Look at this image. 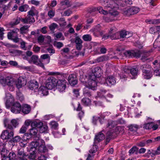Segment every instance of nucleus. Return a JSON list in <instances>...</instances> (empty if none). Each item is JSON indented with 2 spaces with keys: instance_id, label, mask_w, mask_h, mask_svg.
I'll return each instance as SVG.
<instances>
[{
  "instance_id": "f257e3e1",
  "label": "nucleus",
  "mask_w": 160,
  "mask_h": 160,
  "mask_svg": "<svg viewBox=\"0 0 160 160\" xmlns=\"http://www.w3.org/2000/svg\"><path fill=\"white\" fill-rule=\"evenodd\" d=\"M41 140L39 139L38 141L32 142L31 147L29 150V155L28 157L29 159H33L35 158L37 148L40 144V140Z\"/></svg>"
},
{
  "instance_id": "f03ea898",
  "label": "nucleus",
  "mask_w": 160,
  "mask_h": 160,
  "mask_svg": "<svg viewBox=\"0 0 160 160\" xmlns=\"http://www.w3.org/2000/svg\"><path fill=\"white\" fill-rule=\"evenodd\" d=\"M140 69L143 73H145L144 75V78L149 79L152 77V68L150 65L148 64H144L140 67Z\"/></svg>"
},
{
  "instance_id": "7ed1b4c3",
  "label": "nucleus",
  "mask_w": 160,
  "mask_h": 160,
  "mask_svg": "<svg viewBox=\"0 0 160 160\" xmlns=\"http://www.w3.org/2000/svg\"><path fill=\"white\" fill-rule=\"evenodd\" d=\"M35 15V13L31 10L28 12V15L25 18L22 19V22L24 23L32 24L35 22L33 16Z\"/></svg>"
},
{
  "instance_id": "20e7f679",
  "label": "nucleus",
  "mask_w": 160,
  "mask_h": 160,
  "mask_svg": "<svg viewBox=\"0 0 160 160\" xmlns=\"http://www.w3.org/2000/svg\"><path fill=\"white\" fill-rule=\"evenodd\" d=\"M57 80L53 77L48 78L46 81L45 83L46 87L48 89H52L55 87H56V84Z\"/></svg>"
},
{
  "instance_id": "39448f33",
  "label": "nucleus",
  "mask_w": 160,
  "mask_h": 160,
  "mask_svg": "<svg viewBox=\"0 0 160 160\" xmlns=\"http://www.w3.org/2000/svg\"><path fill=\"white\" fill-rule=\"evenodd\" d=\"M14 81L13 78L9 77L4 78L1 77L0 78V83L3 85H7L9 86H12L14 83Z\"/></svg>"
},
{
  "instance_id": "423d86ee",
  "label": "nucleus",
  "mask_w": 160,
  "mask_h": 160,
  "mask_svg": "<svg viewBox=\"0 0 160 160\" xmlns=\"http://www.w3.org/2000/svg\"><path fill=\"white\" fill-rule=\"evenodd\" d=\"M13 136V132L7 130L2 132L1 137L3 140H9L12 138Z\"/></svg>"
},
{
  "instance_id": "0eeeda50",
  "label": "nucleus",
  "mask_w": 160,
  "mask_h": 160,
  "mask_svg": "<svg viewBox=\"0 0 160 160\" xmlns=\"http://www.w3.org/2000/svg\"><path fill=\"white\" fill-rule=\"evenodd\" d=\"M21 110V106L20 103L18 102L13 103L11 108V111L15 114L20 113Z\"/></svg>"
},
{
  "instance_id": "6e6552de",
  "label": "nucleus",
  "mask_w": 160,
  "mask_h": 160,
  "mask_svg": "<svg viewBox=\"0 0 160 160\" xmlns=\"http://www.w3.org/2000/svg\"><path fill=\"white\" fill-rule=\"evenodd\" d=\"M139 11V9L136 7H132L128 8L127 10L123 11V13L124 15L129 16L137 13Z\"/></svg>"
},
{
  "instance_id": "1a4fd4ad",
  "label": "nucleus",
  "mask_w": 160,
  "mask_h": 160,
  "mask_svg": "<svg viewBox=\"0 0 160 160\" xmlns=\"http://www.w3.org/2000/svg\"><path fill=\"white\" fill-rule=\"evenodd\" d=\"M66 81L64 80H57L56 87L60 92H63L65 90L66 88Z\"/></svg>"
},
{
  "instance_id": "9d476101",
  "label": "nucleus",
  "mask_w": 160,
  "mask_h": 160,
  "mask_svg": "<svg viewBox=\"0 0 160 160\" xmlns=\"http://www.w3.org/2000/svg\"><path fill=\"white\" fill-rule=\"evenodd\" d=\"M142 54V52L140 50H138L136 52L132 51L131 52L128 51L125 53V55L127 57L128 56H133L137 58H139L140 57L141 54Z\"/></svg>"
},
{
  "instance_id": "9b49d317",
  "label": "nucleus",
  "mask_w": 160,
  "mask_h": 160,
  "mask_svg": "<svg viewBox=\"0 0 160 160\" xmlns=\"http://www.w3.org/2000/svg\"><path fill=\"white\" fill-rule=\"evenodd\" d=\"M27 82L25 78L22 77H20L16 82V85L18 88H20L22 86L26 85L27 83Z\"/></svg>"
},
{
  "instance_id": "f8f14e48",
  "label": "nucleus",
  "mask_w": 160,
  "mask_h": 160,
  "mask_svg": "<svg viewBox=\"0 0 160 160\" xmlns=\"http://www.w3.org/2000/svg\"><path fill=\"white\" fill-rule=\"evenodd\" d=\"M28 88L31 90H34L35 92L38 91V82L36 81H30L28 84Z\"/></svg>"
},
{
  "instance_id": "ddd939ff",
  "label": "nucleus",
  "mask_w": 160,
  "mask_h": 160,
  "mask_svg": "<svg viewBox=\"0 0 160 160\" xmlns=\"http://www.w3.org/2000/svg\"><path fill=\"white\" fill-rule=\"evenodd\" d=\"M68 80L69 84L72 86L76 85L78 82L77 78L74 74L70 75L68 77Z\"/></svg>"
},
{
  "instance_id": "4468645a",
  "label": "nucleus",
  "mask_w": 160,
  "mask_h": 160,
  "mask_svg": "<svg viewBox=\"0 0 160 160\" xmlns=\"http://www.w3.org/2000/svg\"><path fill=\"white\" fill-rule=\"evenodd\" d=\"M17 156L18 158H28L29 155L26 154L22 148H21L18 150Z\"/></svg>"
},
{
  "instance_id": "2eb2a0df",
  "label": "nucleus",
  "mask_w": 160,
  "mask_h": 160,
  "mask_svg": "<svg viewBox=\"0 0 160 160\" xmlns=\"http://www.w3.org/2000/svg\"><path fill=\"white\" fill-rule=\"evenodd\" d=\"M105 138L104 134L102 132H100L97 135H96L94 138V144H97L103 140Z\"/></svg>"
},
{
  "instance_id": "dca6fc26",
  "label": "nucleus",
  "mask_w": 160,
  "mask_h": 160,
  "mask_svg": "<svg viewBox=\"0 0 160 160\" xmlns=\"http://www.w3.org/2000/svg\"><path fill=\"white\" fill-rule=\"evenodd\" d=\"M41 144H39L38 148V151L41 153H45L47 152L48 149L45 145V142L43 140H40Z\"/></svg>"
},
{
  "instance_id": "f3484780",
  "label": "nucleus",
  "mask_w": 160,
  "mask_h": 160,
  "mask_svg": "<svg viewBox=\"0 0 160 160\" xmlns=\"http://www.w3.org/2000/svg\"><path fill=\"white\" fill-rule=\"evenodd\" d=\"M97 86V82L94 80H88V84L86 85V87L87 88L93 90L96 89Z\"/></svg>"
},
{
  "instance_id": "a211bd4d",
  "label": "nucleus",
  "mask_w": 160,
  "mask_h": 160,
  "mask_svg": "<svg viewBox=\"0 0 160 160\" xmlns=\"http://www.w3.org/2000/svg\"><path fill=\"white\" fill-rule=\"evenodd\" d=\"M31 110V107L29 105L27 104H24L21 106V112L25 114L29 113Z\"/></svg>"
},
{
  "instance_id": "6ab92c4d",
  "label": "nucleus",
  "mask_w": 160,
  "mask_h": 160,
  "mask_svg": "<svg viewBox=\"0 0 160 160\" xmlns=\"http://www.w3.org/2000/svg\"><path fill=\"white\" fill-rule=\"evenodd\" d=\"M60 6L59 8L60 10H64V8H63V5L67 6L68 8L70 7L72 4L68 0H65L64 1H62L60 2Z\"/></svg>"
},
{
  "instance_id": "aec40b11",
  "label": "nucleus",
  "mask_w": 160,
  "mask_h": 160,
  "mask_svg": "<svg viewBox=\"0 0 160 160\" xmlns=\"http://www.w3.org/2000/svg\"><path fill=\"white\" fill-rule=\"evenodd\" d=\"M48 88L46 87L42 86L38 90V91L40 94H42L43 96L47 95L48 94Z\"/></svg>"
},
{
  "instance_id": "412c9836",
  "label": "nucleus",
  "mask_w": 160,
  "mask_h": 160,
  "mask_svg": "<svg viewBox=\"0 0 160 160\" xmlns=\"http://www.w3.org/2000/svg\"><path fill=\"white\" fill-rule=\"evenodd\" d=\"M106 82L108 86H111L116 83L114 77L112 76H109L106 79Z\"/></svg>"
},
{
  "instance_id": "4be33fe9",
  "label": "nucleus",
  "mask_w": 160,
  "mask_h": 160,
  "mask_svg": "<svg viewBox=\"0 0 160 160\" xmlns=\"http://www.w3.org/2000/svg\"><path fill=\"white\" fill-rule=\"evenodd\" d=\"M92 73L94 74V75L98 78H99L101 76L102 72L100 68L97 67L94 68L92 71Z\"/></svg>"
},
{
  "instance_id": "5701e85b",
  "label": "nucleus",
  "mask_w": 160,
  "mask_h": 160,
  "mask_svg": "<svg viewBox=\"0 0 160 160\" xmlns=\"http://www.w3.org/2000/svg\"><path fill=\"white\" fill-rule=\"evenodd\" d=\"M43 123L40 122L34 121L31 123V127H33L39 130L40 128L42 126Z\"/></svg>"
},
{
  "instance_id": "b1692460",
  "label": "nucleus",
  "mask_w": 160,
  "mask_h": 160,
  "mask_svg": "<svg viewBox=\"0 0 160 160\" xmlns=\"http://www.w3.org/2000/svg\"><path fill=\"white\" fill-rule=\"evenodd\" d=\"M32 127V128L29 129L30 133L29 135L31 137H32L33 136H36L38 132V130L33 127Z\"/></svg>"
},
{
  "instance_id": "393cba45",
  "label": "nucleus",
  "mask_w": 160,
  "mask_h": 160,
  "mask_svg": "<svg viewBox=\"0 0 160 160\" xmlns=\"http://www.w3.org/2000/svg\"><path fill=\"white\" fill-rule=\"evenodd\" d=\"M19 31V29L17 28L14 29L11 31V32H9L8 34V38L9 39H12V38L14 37L13 36L14 34H16L17 35V33Z\"/></svg>"
},
{
  "instance_id": "a878e982",
  "label": "nucleus",
  "mask_w": 160,
  "mask_h": 160,
  "mask_svg": "<svg viewBox=\"0 0 160 160\" xmlns=\"http://www.w3.org/2000/svg\"><path fill=\"white\" fill-rule=\"evenodd\" d=\"M110 37L112 40L119 39V32H116L112 34L109 35L107 36V38Z\"/></svg>"
},
{
  "instance_id": "bb28decb",
  "label": "nucleus",
  "mask_w": 160,
  "mask_h": 160,
  "mask_svg": "<svg viewBox=\"0 0 160 160\" xmlns=\"http://www.w3.org/2000/svg\"><path fill=\"white\" fill-rule=\"evenodd\" d=\"M107 5L106 6V7L112 8L116 6V3L113 0H110L108 2Z\"/></svg>"
},
{
  "instance_id": "cd10ccee",
  "label": "nucleus",
  "mask_w": 160,
  "mask_h": 160,
  "mask_svg": "<svg viewBox=\"0 0 160 160\" xmlns=\"http://www.w3.org/2000/svg\"><path fill=\"white\" fill-rule=\"evenodd\" d=\"M38 59V57L37 56L33 55L32 56L31 59L28 61L30 63L32 62L34 64H37Z\"/></svg>"
},
{
  "instance_id": "c85d7f7f",
  "label": "nucleus",
  "mask_w": 160,
  "mask_h": 160,
  "mask_svg": "<svg viewBox=\"0 0 160 160\" xmlns=\"http://www.w3.org/2000/svg\"><path fill=\"white\" fill-rule=\"evenodd\" d=\"M82 102L85 106H88L90 104L91 100L88 98H84L82 100Z\"/></svg>"
},
{
  "instance_id": "c756f323",
  "label": "nucleus",
  "mask_w": 160,
  "mask_h": 160,
  "mask_svg": "<svg viewBox=\"0 0 160 160\" xmlns=\"http://www.w3.org/2000/svg\"><path fill=\"white\" fill-rule=\"evenodd\" d=\"M29 8V6L27 4H24L19 7V10L21 12H26Z\"/></svg>"
},
{
  "instance_id": "7c9ffc66",
  "label": "nucleus",
  "mask_w": 160,
  "mask_h": 160,
  "mask_svg": "<svg viewBox=\"0 0 160 160\" xmlns=\"http://www.w3.org/2000/svg\"><path fill=\"white\" fill-rule=\"evenodd\" d=\"M109 57L108 56H103L99 57L97 59V61L98 62H103L107 60L108 59Z\"/></svg>"
},
{
  "instance_id": "2f4dec72",
  "label": "nucleus",
  "mask_w": 160,
  "mask_h": 160,
  "mask_svg": "<svg viewBox=\"0 0 160 160\" xmlns=\"http://www.w3.org/2000/svg\"><path fill=\"white\" fill-rule=\"evenodd\" d=\"M127 32L125 31H121L119 33V38H128V37H127Z\"/></svg>"
},
{
  "instance_id": "473e14b6",
  "label": "nucleus",
  "mask_w": 160,
  "mask_h": 160,
  "mask_svg": "<svg viewBox=\"0 0 160 160\" xmlns=\"http://www.w3.org/2000/svg\"><path fill=\"white\" fill-rule=\"evenodd\" d=\"M82 38L85 41H90L92 40V37L89 34H86L83 35Z\"/></svg>"
},
{
  "instance_id": "72a5a7b5",
  "label": "nucleus",
  "mask_w": 160,
  "mask_h": 160,
  "mask_svg": "<svg viewBox=\"0 0 160 160\" xmlns=\"http://www.w3.org/2000/svg\"><path fill=\"white\" fill-rule=\"evenodd\" d=\"M4 124L5 127H6L8 125V128L10 130L13 129V127L10 124L8 123V119H5L4 121Z\"/></svg>"
},
{
  "instance_id": "f704fd0d",
  "label": "nucleus",
  "mask_w": 160,
  "mask_h": 160,
  "mask_svg": "<svg viewBox=\"0 0 160 160\" xmlns=\"http://www.w3.org/2000/svg\"><path fill=\"white\" fill-rule=\"evenodd\" d=\"M129 128L131 131H136L138 128V126L136 125H131L129 126Z\"/></svg>"
},
{
  "instance_id": "c9c22d12",
  "label": "nucleus",
  "mask_w": 160,
  "mask_h": 160,
  "mask_svg": "<svg viewBox=\"0 0 160 160\" xmlns=\"http://www.w3.org/2000/svg\"><path fill=\"white\" fill-rule=\"evenodd\" d=\"M21 139V138L20 136H17L12 138L11 142H17L20 141Z\"/></svg>"
},
{
  "instance_id": "e433bc0d",
  "label": "nucleus",
  "mask_w": 160,
  "mask_h": 160,
  "mask_svg": "<svg viewBox=\"0 0 160 160\" xmlns=\"http://www.w3.org/2000/svg\"><path fill=\"white\" fill-rule=\"evenodd\" d=\"M22 19H23V18H17L15 21L14 22H12L11 24L12 26H13L16 25L18 24L20 21L22 22Z\"/></svg>"
},
{
  "instance_id": "4c0bfd02",
  "label": "nucleus",
  "mask_w": 160,
  "mask_h": 160,
  "mask_svg": "<svg viewBox=\"0 0 160 160\" xmlns=\"http://www.w3.org/2000/svg\"><path fill=\"white\" fill-rule=\"evenodd\" d=\"M50 124L51 126V128L54 129H56L58 126V124L54 121H52Z\"/></svg>"
},
{
  "instance_id": "58836bf2",
  "label": "nucleus",
  "mask_w": 160,
  "mask_h": 160,
  "mask_svg": "<svg viewBox=\"0 0 160 160\" xmlns=\"http://www.w3.org/2000/svg\"><path fill=\"white\" fill-rule=\"evenodd\" d=\"M96 144H94V142L93 144V145L92 148L90 149L89 150V152L90 153H95L97 151V149L98 146L96 145Z\"/></svg>"
},
{
  "instance_id": "ea45409f",
  "label": "nucleus",
  "mask_w": 160,
  "mask_h": 160,
  "mask_svg": "<svg viewBox=\"0 0 160 160\" xmlns=\"http://www.w3.org/2000/svg\"><path fill=\"white\" fill-rule=\"evenodd\" d=\"M48 129V127L47 126L42 124V126L40 128L39 130L41 133H43L46 131Z\"/></svg>"
},
{
  "instance_id": "a19ab883",
  "label": "nucleus",
  "mask_w": 160,
  "mask_h": 160,
  "mask_svg": "<svg viewBox=\"0 0 160 160\" xmlns=\"http://www.w3.org/2000/svg\"><path fill=\"white\" fill-rule=\"evenodd\" d=\"M0 152H1V154L2 157L5 155H7L8 152H9V151L6 149L4 148L1 150Z\"/></svg>"
},
{
  "instance_id": "79ce46f5",
  "label": "nucleus",
  "mask_w": 160,
  "mask_h": 160,
  "mask_svg": "<svg viewBox=\"0 0 160 160\" xmlns=\"http://www.w3.org/2000/svg\"><path fill=\"white\" fill-rule=\"evenodd\" d=\"M16 154L13 152H10L8 156V158L10 159V160H13L16 157Z\"/></svg>"
},
{
  "instance_id": "37998d69",
  "label": "nucleus",
  "mask_w": 160,
  "mask_h": 160,
  "mask_svg": "<svg viewBox=\"0 0 160 160\" xmlns=\"http://www.w3.org/2000/svg\"><path fill=\"white\" fill-rule=\"evenodd\" d=\"M146 22H149L150 23H152L153 24H158L160 23V19L154 20L153 21H148V20H146Z\"/></svg>"
},
{
  "instance_id": "c03bdc74",
  "label": "nucleus",
  "mask_w": 160,
  "mask_h": 160,
  "mask_svg": "<svg viewBox=\"0 0 160 160\" xmlns=\"http://www.w3.org/2000/svg\"><path fill=\"white\" fill-rule=\"evenodd\" d=\"M10 52L15 54V55H19L22 53V51L17 50H13L12 51H10Z\"/></svg>"
},
{
  "instance_id": "a18cd8bd",
  "label": "nucleus",
  "mask_w": 160,
  "mask_h": 160,
  "mask_svg": "<svg viewBox=\"0 0 160 160\" xmlns=\"http://www.w3.org/2000/svg\"><path fill=\"white\" fill-rule=\"evenodd\" d=\"M83 94L85 97H90L91 96V92L88 89L84 90Z\"/></svg>"
},
{
  "instance_id": "49530a36",
  "label": "nucleus",
  "mask_w": 160,
  "mask_h": 160,
  "mask_svg": "<svg viewBox=\"0 0 160 160\" xmlns=\"http://www.w3.org/2000/svg\"><path fill=\"white\" fill-rule=\"evenodd\" d=\"M54 45L57 48H60L63 46V43L61 42L55 41L54 43Z\"/></svg>"
},
{
  "instance_id": "de8ad7c7",
  "label": "nucleus",
  "mask_w": 160,
  "mask_h": 160,
  "mask_svg": "<svg viewBox=\"0 0 160 160\" xmlns=\"http://www.w3.org/2000/svg\"><path fill=\"white\" fill-rule=\"evenodd\" d=\"M152 127V123H148L145 124L143 128L146 129H151Z\"/></svg>"
},
{
  "instance_id": "09e8293b",
  "label": "nucleus",
  "mask_w": 160,
  "mask_h": 160,
  "mask_svg": "<svg viewBox=\"0 0 160 160\" xmlns=\"http://www.w3.org/2000/svg\"><path fill=\"white\" fill-rule=\"evenodd\" d=\"M58 25L55 23H52L49 26V28L51 31H53L55 28H58Z\"/></svg>"
},
{
  "instance_id": "8fccbe9b",
  "label": "nucleus",
  "mask_w": 160,
  "mask_h": 160,
  "mask_svg": "<svg viewBox=\"0 0 160 160\" xmlns=\"http://www.w3.org/2000/svg\"><path fill=\"white\" fill-rule=\"evenodd\" d=\"M29 27V26H28V25L24 26L22 27H21L20 29L21 33L23 34L24 33H25V32L24 31L28 29Z\"/></svg>"
},
{
  "instance_id": "3c124183",
  "label": "nucleus",
  "mask_w": 160,
  "mask_h": 160,
  "mask_svg": "<svg viewBox=\"0 0 160 160\" xmlns=\"http://www.w3.org/2000/svg\"><path fill=\"white\" fill-rule=\"evenodd\" d=\"M137 72L138 70L136 68H132L130 69V72L132 75H136Z\"/></svg>"
},
{
  "instance_id": "603ef678",
  "label": "nucleus",
  "mask_w": 160,
  "mask_h": 160,
  "mask_svg": "<svg viewBox=\"0 0 160 160\" xmlns=\"http://www.w3.org/2000/svg\"><path fill=\"white\" fill-rule=\"evenodd\" d=\"M113 132H112L111 131H108L106 133V137L107 138H108L110 139L112 138L113 134Z\"/></svg>"
},
{
  "instance_id": "864d4df0",
  "label": "nucleus",
  "mask_w": 160,
  "mask_h": 160,
  "mask_svg": "<svg viewBox=\"0 0 160 160\" xmlns=\"http://www.w3.org/2000/svg\"><path fill=\"white\" fill-rule=\"evenodd\" d=\"M109 14L112 16L115 17L118 15L119 13L117 11H110L109 12Z\"/></svg>"
},
{
  "instance_id": "5fc2aeb1",
  "label": "nucleus",
  "mask_w": 160,
  "mask_h": 160,
  "mask_svg": "<svg viewBox=\"0 0 160 160\" xmlns=\"http://www.w3.org/2000/svg\"><path fill=\"white\" fill-rule=\"evenodd\" d=\"M116 124H115V122L114 121H112L110 122H108L107 126L108 128L109 127V128H113L115 125Z\"/></svg>"
},
{
  "instance_id": "6e6d98bb",
  "label": "nucleus",
  "mask_w": 160,
  "mask_h": 160,
  "mask_svg": "<svg viewBox=\"0 0 160 160\" xmlns=\"http://www.w3.org/2000/svg\"><path fill=\"white\" fill-rule=\"evenodd\" d=\"M138 150V148L136 147H133L129 151V152L130 154H133L135 152Z\"/></svg>"
},
{
  "instance_id": "4d7b16f0",
  "label": "nucleus",
  "mask_w": 160,
  "mask_h": 160,
  "mask_svg": "<svg viewBox=\"0 0 160 160\" xmlns=\"http://www.w3.org/2000/svg\"><path fill=\"white\" fill-rule=\"evenodd\" d=\"M136 46L139 49H141L143 47L142 43L139 41H137L135 44Z\"/></svg>"
},
{
  "instance_id": "13d9d810",
  "label": "nucleus",
  "mask_w": 160,
  "mask_h": 160,
  "mask_svg": "<svg viewBox=\"0 0 160 160\" xmlns=\"http://www.w3.org/2000/svg\"><path fill=\"white\" fill-rule=\"evenodd\" d=\"M47 157L46 155L43 154H41L40 156H38V160H46Z\"/></svg>"
},
{
  "instance_id": "bf43d9fd",
  "label": "nucleus",
  "mask_w": 160,
  "mask_h": 160,
  "mask_svg": "<svg viewBox=\"0 0 160 160\" xmlns=\"http://www.w3.org/2000/svg\"><path fill=\"white\" fill-rule=\"evenodd\" d=\"M97 78L98 77H96L95 75H94V74L92 73L89 75V79L88 80L95 81V79Z\"/></svg>"
},
{
  "instance_id": "052dcab7",
  "label": "nucleus",
  "mask_w": 160,
  "mask_h": 160,
  "mask_svg": "<svg viewBox=\"0 0 160 160\" xmlns=\"http://www.w3.org/2000/svg\"><path fill=\"white\" fill-rule=\"evenodd\" d=\"M82 41L80 38L78 37L77 36L75 38V42L76 44L82 43Z\"/></svg>"
},
{
  "instance_id": "680f3d73",
  "label": "nucleus",
  "mask_w": 160,
  "mask_h": 160,
  "mask_svg": "<svg viewBox=\"0 0 160 160\" xmlns=\"http://www.w3.org/2000/svg\"><path fill=\"white\" fill-rule=\"evenodd\" d=\"M149 32L153 34L155 33L157 31V28L156 27H152L150 28Z\"/></svg>"
},
{
  "instance_id": "e2e57ef3",
  "label": "nucleus",
  "mask_w": 160,
  "mask_h": 160,
  "mask_svg": "<svg viewBox=\"0 0 160 160\" xmlns=\"http://www.w3.org/2000/svg\"><path fill=\"white\" fill-rule=\"evenodd\" d=\"M101 26L99 24H98L94 28V31L95 32H98L101 30L100 28Z\"/></svg>"
},
{
  "instance_id": "0e129e2a",
  "label": "nucleus",
  "mask_w": 160,
  "mask_h": 160,
  "mask_svg": "<svg viewBox=\"0 0 160 160\" xmlns=\"http://www.w3.org/2000/svg\"><path fill=\"white\" fill-rule=\"evenodd\" d=\"M131 68H129L128 67H125L123 69L124 72L127 74H129L130 72Z\"/></svg>"
},
{
  "instance_id": "69168bd1",
  "label": "nucleus",
  "mask_w": 160,
  "mask_h": 160,
  "mask_svg": "<svg viewBox=\"0 0 160 160\" xmlns=\"http://www.w3.org/2000/svg\"><path fill=\"white\" fill-rule=\"evenodd\" d=\"M118 130L119 132H121L122 134L124 132V130L123 127L118 126L116 128V130Z\"/></svg>"
},
{
  "instance_id": "338daca9",
  "label": "nucleus",
  "mask_w": 160,
  "mask_h": 160,
  "mask_svg": "<svg viewBox=\"0 0 160 160\" xmlns=\"http://www.w3.org/2000/svg\"><path fill=\"white\" fill-rule=\"evenodd\" d=\"M11 122L13 126L15 127L16 128L18 124V121L15 119H13L11 121Z\"/></svg>"
},
{
  "instance_id": "774afa93",
  "label": "nucleus",
  "mask_w": 160,
  "mask_h": 160,
  "mask_svg": "<svg viewBox=\"0 0 160 160\" xmlns=\"http://www.w3.org/2000/svg\"><path fill=\"white\" fill-rule=\"evenodd\" d=\"M44 39V37L43 36L41 35L39 36L38 38V42H42Z\"/></svg>"
}]
</instances>
